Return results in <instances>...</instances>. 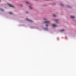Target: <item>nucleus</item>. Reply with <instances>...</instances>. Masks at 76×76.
I'll list each match as a JSON object with an SVG mask.
<instances>
[{"label": "nucleus", "mask_w": 76, "mask_h": 76, "mask_svg": "<svg viewBox=\"0 0 76 76\" xmlns=\"http://www.w3.org/2000/svg\"><path fill=\"white\" fill-rule=\"evenodd\" d=\"M53 17H56V16L54 14L53 15Z\"/></svg>", "instance_id": "nucleus-9"}, {"label": "nucleus", "mask_w": 76, "mask_h": 76, "mask_svg": "<svg viewBox=\"0 0 76 76\" xmlns=\"http://www.w3.org/2000/svg\"><path fill=\"white\" fill-rule=\"evenodd\" d=\"M27 20L29 21V22H32V21L31 20H29L28 19H26Z\"/></svg>", "instance_id": "nucleus-4"}, {"label": "nucleus", "mask_w": 76, "mask_h": 76, "mask_svg": "<svg viewBox=\"0 0 76 76\" xmlns=\"http://www.w3.org/2000/svg\"><path fill=\"white\" fill-rule=\"evenodd\" d=\"M52 26L54 27H56V26H57V25L55 24H53L52 25Z\"/></svg>", "instance_id": "nucleus-2"}, {"label": "nucleus", "mask_w": 76, "mask_h": 76, "mask_svg": "<svg viewBox=\"0 0 76 76\" xmlns=\"http://www.w3.org/2000/svg\"><path fill=\"white\" fill-rule=\"evenodd\" d=\"M29 7L31 9H32V7H31V6H29Z\"/></svg>", "instance_id": "nucleus-10"}, {"label": "nucleus", "mask_w": 76, "mask_h": 76, "mask_svg": "<svg viewBox=\"0 0 76 76\" xmlns=\"http://www.w3.org/2000/svg\"><path fill=\"white\" fill-rule=\"evenodd\" d=\"M55 21H58V20H55Z\"/></svg>", "instance_id": "nucleus-13"}, {"label": "nucleus", "mask_w": 76, "mask_h": 76, "mask_svg": "<svg viewBox=\"0 0 76 76\" xmlns=\"http://www.w3.org/2000/svg\"><path fill=\"white\" fill-rule=\"evenodd\" d=\"M50 22L48 21H46L44 22V23H50Z\"/></svg>", "instance_id": "nucleus-3"}, {"label": "nucleus", "mask_w": 76, "mask_h": 76, "mask_svg": "<svg viewBox=\"0 0 76 76\" xmlns=\"http://www.w3.org/2000/svg\"><path fill=\"white\" fill-rule=\"evenodd\" d=\"M61 6H63V4H61Z\"/></svg>", "instance_id": "nucleus-14"}, {"label": "nucleus", "mask_w": 76, "mask_h": 76, "mask_svg": "<svg viewBox=\"0 0 76 76\" xmlns=\"http://www.w3.org/2000/svg\"><path fill=\"white\" fill-rule=\"evenodd\" d=\"M67 7H69V8H70V7H71L69 5H67Z\"/></svg>", "instance_id": "nucleus-7"}, {"label": "nucleus", "mask_w": 76, "mask_h": 76, "mask_svg": "<svg viewBox=\"0 0 76 76\" xmlns=\"http://www.w3.org/2000/svg\"><path fill=\"white\" fill-rule=\"evenodd\" d=\"M44 20H46V19H44Z\"/></svg>", "instance_id": "nucleus-18"}, {"label": "nucleus", "mask_w": 76, "mask_h": 76, "mask_svg": "<svg viewBox=\"0 0 76 76\" xmlns=\"http://www.w3.org/2000/svg\"><path fill=\"white\" fill-rule=\"evenodd\" d=\"M44 29H45V30H47L48 29V28H44Z\"/></svg>", "instance_id": "nucleus-8"}, {"label": "nucleus", "mask_w": 76, "mask_h": 76, "mask_svg": "<svg viewBox=\"0 0 76 76\" xmlns=\"http://www.w3.org/2000/svg\"><path fill=\"white\" fill-rule=\"evenodd\" d=\"M1 10V11H3V9H2V8H0V9Z\"/></svg>", "instance_id": "nucleus-11"}, {"label": "nucleus", "mask_w": 76, "mask_h": 76, "mask_svg": "<svg viewBox=\"0 0 76 76\" xmlns=\"http://www.w3.org/2000/svg\"><path fill=\"white\" fill-rule=\"evenodd\" d=\"M48 26V25H46V27H47V26Z\"/></svg>", "instance_id": "nucleus-16"}, {"label": "nucleus", "mask_w": 76, "mask_h": 76, "mask_svg": "<svg viewBox=\"0 0 76 76\" xmlns=\"http://www.w3.org/2000/svg\"><path fill=\"white\" fill-rule=\"evenodd\" d=\"M26 13H28V12H26Z\"/></svg>", "instance_id": "nucleus-17"}, {"label": "nucleus", "mask_w": 76, "mask_h": 76, "mask_svg": "<svg viewBox=\"0 0 76 76\" xmlns=\"http://www.w3.org/2000/svg\"><path fill=\"white\" fill-rule=\"evenodd\" d=\"M26 3H27V4H28V3H29V2H26Z\"/></svg>", "instance_id": "nucleus-15"}, {"label": "nucleus", "mask_w": 76, "mask_h": 76, "mask_svg": "<svg viewBox=\"0 0 76 76\" xmlns=\"http://www.w3.org/2000/svg\"><path fill=\"white\" fill-rule=\"evenodd\" d=\"M71 18H75V16H71Z\"/></svg>", "instance_id": "nucleus-6"}, {"label": "nucleus", "mask_w": 76, "mask_h": 76, "mask_svg": "<svg viewBox=\"0 0 76 76\" xmlns=\"http://www.w3.org/2000/svg\"><path fill=\"white\" fill-rule=\"evenodd\" d=\"M9 13L10 14H12V12H9Z\"/></svg>", "instance_id": "nucleus-12"}, {"label": "nucleus", "mask_w": 76, "mask_h": 76, "mask_svg": "<svg viewBox=\"0 0 76 76\" xmlns=\"http://www.w3.org/2000/svg\"><path fill=\"white\" fill-rule=\"evenodd\" d=\"M8 4L9 5V6H10V7H14L12 5H11L9 3H8Z\"/></svg>", "instance_id": "nucleus-1"}, {"label": "nucleus", "mask_w": 76, "mask_h": 76, "mask_svg": "<svg viewBox=\"0 0 76 76\" xmlns=\"http://www.w3.org/2000/svg\"><path fill=\"white\" fill-rule=\"evenodd\" d=\"M60 31L61 32H63L64 31V30H60Z\"/></svg>", "instance_id": "nucleus-5"}]
</instances>
